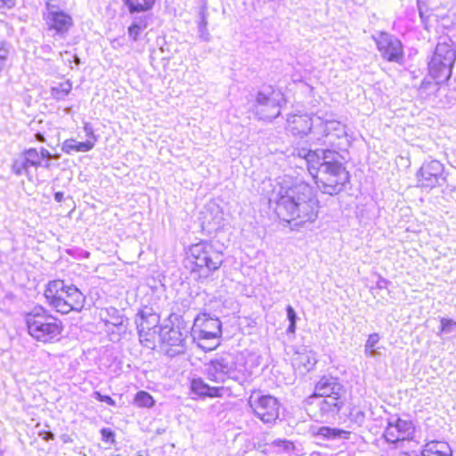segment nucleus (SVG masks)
Masks as SVG:
<instances>
[{"instance_id": "nucleus-27", "label": "nucleus", "mask_w": 456, "mask_h": 456, "mask_svg": "<svg viewBox=\"0 0 456 456\" xmlns=\"http://www.w3.org/2000/svg\"><path fill=\"white\" fill-rule=\"evenodd\" d=\"M29 165L26 162V159L22 156L20 159L14 160L12 169V172L17 175H29L28 171Z\"/></svg>"}, {"instance_id": "nucleus-13", "label": "nucleus", "mask_w": 456, "mask_h": 456, "mask_svg": "<svg viewBox=\"0 0 456 456\" xmlns=\"http://www.w3.org/2000/svg\"><path fill=\"white\" fill-rule=\"evenodd\" d=\"M248 405L254 414L264 423H273L280 414V403L278 400L269 395H251Z\"/></svg>"}, {"instance_id": "nucleus-39", "label": "nucleus", "mask_w": 456, "mask_h": 456, "mask_svg": "<svg viewBox=\"0 0 456 456\" xmlns=\"http://www.w3.org/2000/svg\"><path fill=\"white\" fill-rule=\"evenodd\" d=\"M94 397L99 402L106 403L109 405H116V402L110 395H102L98 391L94 392Z\"/></svg>"}, {"instance_id": "nucleus-7", "label": "nucleus", "mask_w": 456, "mask_h": 456, "mask_svg": "<svg viewBox=\"0 0 456 456\" xmlns=\"http://www.w3.org/2000/svg\"><path fill=\"white\" fill-rule=\"evenodd\" d=\"M191 335L194 342L205 351H211L219 345L222 322L208 313H200L195 318Z\"/></svg>"}, {"instance_id": "nucleus-49", "label": "nucleus", "mask_w": 456, "mask_h": 456, "mask_svg": "<svg viewBox=\"0 0 456 456\" xmlns=\"http://www.w3.org/2000/svg\"><path fill=\"white\" fill-rule=\"evenodd\" d=\"M50 159H46L45 163H42V166L45 169H50L51 167V163L49 161Z\"/></svg>"}, {"instance_id": "nucleus-33", "label": "nucleus", "mask_w": 456, "mask_h": 456, "mask_svg": "<svg viewBox=\"0 0 456 456\" xmlns=\"http://www.w3.org/2000/svg\"><path fill=\"white\" fill-rule=\"evenodd\" d=\"M150 20V14L134 16L131 25H134V27L141 28L142 30H144L148 27Z\"/></svg>"}, {"instance_id": "nucleus-44", "label": "nucleus", "mask_w": 456, "mask_h": 456, "mask_svg": "<svg viewBox=\"0 0 456 456\" xmlns=\"http://www.w3.org/2000/svg\"><path fill=\"white\" fill-rule=\"evenodd\" d=\"M387 283L388 281L386 279L380 278L377 283V286L379 289H383Z\"/></svg>"}, {"instance_id": "nucleus-11", "label": "nucleus", "mask_w": 456, "mask_h": 456, "mask_svg": "<svg viewBox=\"0 0 456 456\" xmlns=\"http://www.w3.org/2000/svg\"><path fill=\"white\" fill-rule=\"evenodd\" d=\"M187 334L188 331L182 330L179 326H163L158 335L161 350L170 357L183 354L186 350Z\"/></svg>"}, {"instance_id": "nucleus-37", "label": "nucleus", "mask_w": 456, "mask_h": 456, "mask_svg": "<svg viewBox=\"0 0 456 456\" xmlns=\"http://www.w3.org/2000/svg\"><path fill=\"white\" fill-rule=\"evenodd\" d=\"M61 55L62 57L63 61L65 63H68L70 66V68H72V62H74L77 66L80 63L79 58L76 54H73L69 52L66 51L65 53H61Z\"/></svg>"}, {"instance_id": "nucleus-15", "label": "nucleus", "mask_w": 456, "mask_h": 456, "mask_svg": "<svg viewBox=\"0 0 456 456\" xmlns=\"http://www.w3.org/2000/svg\"><path fill=\"white\" fill-rule=\"evenodd\" d=\"M444 165L436 159L426 161L417 173L418 186L432 189L445 181Z\"/></svg>"}, {"instance_id": "nucleus-45", "label": "nucleus", "mask_w": 456, "mask_h": 456, "mask_svg": "<svg viewBox=\"0 0 456 456\" xmlns=\"http://www.w3.org/2000/svg\"><path fill=\"white\" fill-rule=\"evenodd\" d=\"M35 138H36V140H37V141H38V142H45V136H44V134H41V133H37V134H35Z\"/></svg>"}, {"instance_id": "nucleus-34", "label": "nucleus", "mask_w": 456, "mask_h": 456, "mask_svg": "<svg viewBox=\"0 0 456 456\" xmlns=\"http://www.w3.org/2000/svg\"><path fill=\"white\" fill-rule=\"evenodd\" d=\"M440 84L441 83H438L436 80V83H433L432 81L425 78L422 81L421 85L419 86V94H422L427 91H428L427 94L435 92L438 89V85H440Z\"/></svg>"}, {"instance_id": "nucleus-36", "label": "nucleus", "mask_w": 456, "mask_h": 456, "mask_svg": "<svg viewBox=\"0 0 456 456\" xmlns=\"http://www.w3.org/2000/svg\"><path fill=\"white\" fill-rule=\"evenodd\" d=\"M339 432V430L335 428L322 427L319 428L318 435L322 436L323 437L330 438L338 436Z\"/></svg>"}, {"instance_id": "nucleus-22", "label": "nucleus", "mask_w": 456, "mask_h": 456, "mask_svg": "<svg viewBox=\"0 0 456 456\" xmlns=\"http://www.w3.org/2000/svg\"><path fill=\"white\" fill-rule=\"evenodd\" d=\"M94 147V142L87 140L86 142H79L75 139H67L61 144V151L67 154H71L72 151L86 152Z\"/></svg>"}, {"instance_id": "nucleus-50", "label": "nucleus", "mask_w": 456, "mask_h": 456, "mask_svg": "<svg viewBox=\"0 0 456 456\" xmlns=\"http://www.w3.org/2000/svg\"><path fill=\"white\" fill-rule=\"evenodd\" d=\"M220 219H221V217L220 218L215 217V219H214L215 224H216L217 227L220 226Z\"/></svg>"}, {"instance_id": "nucleus-26", "label": "nucleus", "mask_w": 456, "mask_h": 456, "mask_svg": "<svg viewBox=\"0 0 456 456\" xmlns=\"http://www.w3.org/2000/svg\"><path fill=\"white\" fill-rule=\"evenodd\" d=\"M23 156L29 167H39L42 166V159L38 151L36 148H29L23 151Z\"/></svg>"}, {"instance_id": "nucleus-42", "label": "nucleus", "mask_w": 456, "mask_h": 456, "mask_svg": "<svg viewBox=\"0 0 456 456\" xmlns=\"http://www.w3.org/2000/svg\"><path fill=\"white\" fill-rule=\"evenodd\" d=\"M84 131L86 134V136L88 137H92L94 139V142H95V141L97 140L96 139V136L94 135V129H93V126L90 123H86L85 126H84Z\"/></svg>"}, {"instance_id": "nucleus-17", "label": "nucleus", "mask_w": 456, "mask_h": 456, "mask_svg": "<svg viewBox=\"0 0 456 456\" xmlns=\"http://www.w3.org/2000/svg\"><path fill=\"white\" fill-rule=\"evenodd\" d=\"M309 399L316 400L318 411L315 417L321 421H329L336 418L345 404V398L340 397H313Z\"/></svg>"}, {"instance_id": "nucleus-35", "label": "nucleus", "mask_w": 456, "mask_h": 456, "mask_svg": "<svg viewBox=\"0 0 456 456\" xmlns=\"http://www.w3.org/2000/svg\"><path fill=\"white\" fill-rule=\"evenodd\" d=\"M110 311L112 312L111 319L106 321V325L111 324L116 327L123 325V317L118 314V310L112 308Z\"/></svg>"}, {"instance_id": "nucleus-51", "label": "nucleus", "mask_w": 456, "mask_h": 456, "mask_svg": "<svg viewBox=\"0 0 456 456\" xmlns=\"http://www.w3.org/2000/svg\"><path fill=\"white\" fill-rule=\"evenodd\" d=\"M52 159H60V154H54L53 155Z\"/></svg>"}, {"instance_id": "nucleus-21", "label": "nucleus", "mask_w": 456, "mask_h": 456, "mask_svg": "<svg viewBox=\"0 0 456 456\" xmlns=\"http://www.w3.org/2000/svg\"><path fill=\"white\" fill-rule=\"evenodd\" d=\"M421 454L422 456H452V452L445 442L430 441L425 444Z\"/></svg>"}, {"instance_id": "nucleus-23", "label": "nucleus", "mask_w": 456, "mask_h": 456, "mask_svg": "<svg viewBox=\"0 0 456 456\" xmlns=\"http://www.w3.org/2000/svg\"><path fill=\"white\" fill-rule=\"evenodd\" d=\"M157 0H123L130 14L151 11Z\"/></svg>"}, {"instance_id": "nucleus-8", "label": "nucleus", "mask_w": 456, "mask_h": 456, "mask_svg": "<svg viewBox=\"0 0 456 456\" xmlns=\"http://www.w3.org/2000/svg\"><path fill=\"white\" fill-rule=\"evenodd\" d=\"M456 60V51L451 40L437 43L428 61L429 76L438 83L448 81Z\"/></svg>"}, {"instance_id": "nucleus-5", "label": "nucleus", "mask_w": 456, "mask_h": 456, "mask_svg": "<svg viewBox=\"0 0 456 456\" xmlns=\"http://www.w3.org/2000/svg\"><path fill=\"white\" fill-rule=\"evenodd\" d=\"M45 297L49 305L62 314L80 312L86 301V297L77 287L67 286L61 280L49 281Z\"/></svg>"}, {"instance_id": "nucleus-20", "label": "nucleus", "mask_w": 456, "mask_h": 456, "mask_svg": "<svg viewBox=\"0 0 456 456\" xmlns=\"http://www.w3.org/2000/svg\"><path fill=\"white\" fill-rule=\"evenodd\" d=\"M226 389L224 387H210L202 379H192L191 391L200 397H222Z\"/></svg>"}, {"instance_id": "nucleus-40", "label": "nucleus", "mask_w": 456, "mask_h": 456, "mask_svg": "<svg viewBox=\"0 0 456 456\" xmlns=\"http://www.w3.org/2000/svg\"><path fill=\"white\" fill-rule=\"evenodd\" d=\"M142 29L134 27V25H130L128 28V37L133 41H137L140 34L142 33Z\"/></svg>"}, {"instance_id": "nucleus-18", "label": "nucleus", "mask_w": 456, "mask_h": 456, "mask_svg": "<svg viewBox=\"0 0 456 456\" xmlns=\"http://www.w3.org/2000/svg\"><path fill=\"white\" fill-rule=\"evenodd\" d=\"M346 389L338 379L333 376H323L316 383L313 397H340L345 398Z\"/></svg>"}, {"instance_id": "nucleus-38", "label": "nucleus", "mask_w": 456, "mask_h": 456, "mask_svg": "<svg viewBox=\"0 0 456 456\" xmlns=\"http://www.w3.org/2000/svg\"><path fill=\"white\" fill-rule=\"evenodd\" d=\"M102 439L105 443H114L115 439V434L114 432L110 428H102L101 430Z\"/></svg>"}, {"instance_id": "nucleus-29", "label": "nucleus", "mask_w": 456, "mask_h": 456, "mask_svg": "<svg viewBox=\"0 0 456 456\" xmlns=\"http://www.w3.org/2000/svg\"><path fill=\"white\" fill-rule=\"evenodd\" d=\"M207 26H208V20H207L206 15L204 12H201L200 21L198 24V33H199V37L204 42H208L210 40V34L207 28Z\"/></svg>"}, {"instance_id": "nucleus-19", "label": "nucleus", "mask_w": 456, "mask_h": 456, "mask_svg": "<svg viewBox=\"0 0 456 456\" xmlns=\"http://www.w3.org/2000/svg\"><path fill=\"white\" fill-rule=\"evenodd\" d=\"M316 363V353L307 347L297 351L293 358V366L301 372L310 371Z\"/></svg>"}, {"instance_id": "nucleus-16", "label": "nucleus", "mask_w": 456, "mask_h": 456, "mask_svg": "<svg viewBox=\"0 0 456 456\" xmlns=\"http://www.w3.org/2000/svg\"><path fill=\"white\" fill-rule=\"evenodd\" d=\"M413 434L414 427L411 421L396 418L389 419L383 436L387 443L396 444L411 439Z\"/></svg>"}, {"instance_id": "nucleus-6", "label": "nucleus", "mask_w": 456, "mask_h": 456, "mask_svg": "<svg viewBox=\"0 0 456 456\" xmlns=\"http://www.w3.org/2000/svg\"><path fill=\"white\" fill-rule=\"evenodd\" d=\"M189 259L192 264L191 272L197 274L199 279H207L224 263L223 253L206 240L190 247Z\"/></svg>"}, {"instance_id": "nucleus-9", "label": "nucleus", "mask_w": 456, "mask_h": 456, "mask_svg": "<svg viewBox=\"0 0 456 456\" xmlns=\"http://www.w3.org/2000/svg\"><path fill=\"white\" fill-rule=\"evenodd\" d=\"M281 94L272 86L263 87L256 93L251 110L259 120L272 121L281 114Z\"/></svg>"}, {"instance_id": "nucleus-41", "label": "nucleus", "mask_w": 456, "mask_h": 456, "mask_svg": "<svg viewBox=\"0 0 456 456\" xmlns=\"http://www.w3.org/2000/svg\"><path fill=\"white\" fill-rule=\"evenodd\" d=\"M287 317L289 322H296L297 314L291 305H288L286 308Z\"/></svg>"}, {"instance_id": "nucleus-46", "label": "nucleus", "mask_w": 456, "mask_h": 456, "mask_svg": "<svg viewBox=\"0 0 456 456\" xmlns=\"http://www.w3.org/2000/svg\"><path fill=\"white\" fill-rule=\"evenodd\" d=\"M54 199H55L56 201L61 202L62 200V199H63V193L60 192V191L56 192L54 194Z\"/></svg>"}, {"instance_id": "nucleus-24", "label": "nucleus", "mask_w": 456, "mask_h": 456, "mask_svg": "<svg viewBox=\"0 0 456 456\" xmlns=\"http://www.w3.org/2000/svg\"><path fill=\"white\" fill-rule=\"evenodd\" d=\"M71 89L72 84L69 80H67L63 83H60L56 86L52 87L51 96L57 101L64 100L65 97L70 93Z\"/></svg>"}, {"instance_id": "nucleus-3", "label": "nucleus", "mask_w": 456, "mask_h": 456, "mask_svg": "<svg viewBox=\"0 0 456 456\" xmlns=\"http://www.w3.org/2000/svg\"><path fill=\"white\" fill-rule=\"evenodd\" d=\"M206 375L208 380L215 383L233 380L240 385H243L250 378L243 358L232 354H224L211 359L206 364Z\"/></svg>"}, {"instance_id": "nucleus-48", "label": "nucleus", "mask_w": 456, "mask_h": 456, "mask_svg": "<svg viewBox=\"0 0 456 456\" xmlns=\"http://www.w3.org/2000/svg\"><path fill=\"white\" fill-rule=\"evenodd\" d=\"M4 5L11 7L13 5V0H0Z\"/></svg>"}, {"instance_id": "nucleus-31", "label": "nucleus", "mask_w": 456, "mask_h": 456, "mask_svg": "<svg viewBox=\"0 0 456 456\" xmlns=\"http://www.w3.org/2000/svg\"><path fill=\"white\" fill-rule=\"evenodd\" d=\"M271 446L277 448L279 452H290L295 449L294 444L286 439H276L272 442Z\"/></svg>"}, {"instance_id": "nucleus-43", "label": "nucleus", "mask_w": 456, "mask_h": 456, "mask_svg": "<svg viewBox=\"0 0 456 456\" xmlns=\"http://www.w3.org/2000/svg\"><path fill=\"white\" fill-rule=\"evenodd\" d=\"M39 154H40V157H41V159H51L52 157H53V154L50 153V151L48 150H46L45 148H40V151H38Z\"/></svg>"}, {"instance_id": "nucleus-25", "label": "nucleus", "mask_w": 456, "mask_h": 456, "mask_svg": "<svg viewBox=\"0 0 456 456\" xmlns=\"http://www.w3.org/2000/svg\"><path fill=\"white\" fill-rule=\"evenodd\" d=\"M379 335L378 333H372L369 336L365 346H364V353L366 355H369L370 357H376L379 354V352L375 347L376 345L379 341Z\"/></svg>"}, {"instance_id": "nucleus-10", "label": "nucleus", "mask_w": 456, "mask_h": 456, "mask_svg": "<svg viewBox=\"0 0 456 456\" xmlns=\"http://www.w3.org/2000/svg\"><path fill=\"white\" fill-rule=\"evenodd\" d=\"M159 315L153 312L152 308H144L139 312L135 323L138 335L142 343L148 347L154 346L155 339L162 330L159 325Z\"/></svg>"}, {"instance_id": "nucleus-47", "label": "nucleus", "mask_w": 456, "mask_h": 456, "mask_svg": "<svg viewBox=\"0 0 456 456\" xmlns=\"http://www.w3.org/2000/svg\"><path fill=\"white\" fill-rule=\"evenodd\" d=\"M296 330V322H289L288 332H294Z\"/></svg>"}, {"instance_id": "nucleus-14", "label": "nucleus", "mask_w": 456, "mask_h": 456, "mask_svg": "<svg viewBox=\"0 0 456 456\" xmlns=\"http://www.w3.org/2000/svg\"><path fill=\"white\" fill-rule=\"evenodd\" d=\"M374 39L383 59L398 64L403 62L404 53L403 44L397 37L388 33L381 32Z\"/></svg>"}, {"instance_id": "nucleus-32", "label": "nucleus", "mask_w": 456, "mask_h": 456, "mask_svg": "<svg viewBox=\"0 0 456 456\" xmlns=\"http://www.w3.org/2000/svg\"><path fill=\"white\" fill-rule=\"evenodd\" d=\"M440 332L444 334H456V322L452 319L442 318L440 320Z\"/></svg>"}, {"instance_id": "nucleus-30", "label": "nucleus", "mask_w": 456, "mask_h": 456, "mask_svg": "<svg viewBox=\"0 0 456 456\" xmlns=\"http://www.w3.org/2000/svg\"><path fill=\"white\" fill-rule=\"evenodd\" d=\"M349 418L351 421L362 426L365 421L366 412L362 408L354 406L350 411Z\"/></svg>"}, {"instance_id": "nucleus-4", "label": "nucleus", "mask_w": 456, "mask_h": 456, "mask_svg": "<svg viewBox=\"0 0 456 456\" xmlns=\"http://www.w3.org/2000/svg\"><path fill=\"white\" fill-rule=\"evenodd\" d=\"M25 322L28 334L42 343L58 341L63 330L61 321L41 305H36L25 314Z\"/></svg>"}, {"instance_id": "nucleus-12", "label": "nucleus", "mask_w": 456, "mask_h": 456, "mask_svg": "<svg viewBox=\"0 0 456 456\" xmlns=\"http://www.w3.org/2000/svg\"><path fill=\"white\" fill-rule=\"evenodd\" d=\"M43 19L47 29L53 31V35L64 37L73 25V20L69 14L62 11L57 4L48 0L45 3V10L43 12Z\"/></svg>"}, {"instance_id": "nucleus-2", "label": "nucleus", "mask_w": 456, "mask_h": 456, "mask_svg": "<svg viewBox=\"0 0 456 456\" xmlns=\"http://www.w3.org/2000/svg\"><path fill=\"white\" fill-rule=\"evenodd\" d=\"M272 200L276 204L277 216L283 221L302 224L317 217L318 200L313 188L304 182L281 185Z\"/></svg>"}, {"instance_id": "nucleus-1", "label": "nucleus", "mask_w": 456, "mask_h": 456, "mask_svg": "<svg viewBox=\"0 0 456 456\" xmlns=\"http://www.w3.org/2000/svg\"><path fill=\"white\" fill-rule=\"evenodd\" d=\"M287 131L311 144L323 146L320 156L317 151H308L304 158L307 169L317 187L329 195L342 191L349 182L348 171L335 159L337 151H345L350 146L346 126L335 119L308 114H290L287 118Z\"/></svg>"}, {"instance_id": "nucleus-28", "label": "nucleus", "mask_w": 456, "mask_h": 456, "mask_svg": "<svg viewBox=\"0 0 456 456\" xmlns=\"http://www.w3.org/2000/svg\"><path fill=\"white\" fill-rule=\"evenodd\" d=\"M134 402L140 407H151L154 404L152 396L145 391L138 392L135 395Z\"/></svg>"}]
</instances>
